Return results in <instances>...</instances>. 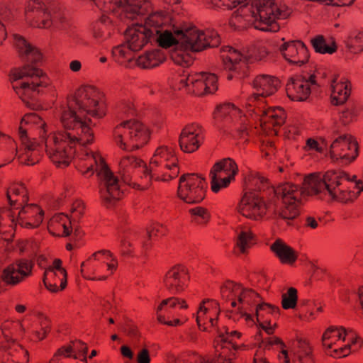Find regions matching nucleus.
Instances as JSON below:
<instances>
[{"instance_id": "obj_12", "label": "nucleus", "mask_w": 363, "mask_h": 363, "mask_svg": "<svg viewBox=\"0 0 363 363\" xmlns=\"http://www.w3.org/2000/svg\"><path fill=\"white\" fill-rule=\"evenodd\" d=\"M25 14L30 26L38 28L52 27L65 30L68 26L67 19L61 9H49L41 0H28Z\"/></svg>"}, {"instance_id": "obj_20", "label": "nucleus", "mask_w": 363, "mask_h": 363, "mask_svg": "<svg viewBox=\"0 0 363 363\" xmlns=\"http://www.w3.org/2000/svg\"><path fill=\"white\" fill-rule=\"evenodd\" d=\"M238 172L237 164L230 158H225L216 163L210 172L212 191L217 193L222 188L227 187Z\"/></svg>"}, {"instance_id": "obj_17", "label": "nucleus", "mask_w": 363, "mask_h": 363, "mask_svg": "<svg viewBox=\"0 0 363 363\" xmlns=\"http://www.w3.org/2000/svg\"><path fill=\"white\" fill-rule=\"evenodd\" d=\"M118 173L124 183L138 189H147L152 179L145 178V174L150 175L149 168L142 160L133 155H126L121 159Z\"/></svg>"}, {"instance_id": "obj_52", "label": "nucleus", "mask_w": 363, "mask_h": 363, "mask_svg": "<svg viewBox=\"0 0 363 363\" xmlns=\"http://www.w3.org/2000/svg\"><path fill=\"white\" fill-rule=\"evenodd\" d=\"M39 319L41 328L40 330L35 331L34 333L38 340H42L45 338L47 335L49 333L50 330V325L49 319L44 315L40 314Z\"/></svg>"}, {"instance_id": "obj_24", "label": "nucleus", "mask_w": 363, "mask_h": 363, "mask_svg": "<svg viewBox=\"0 0 363 363\" xmlns=\"http://www.w3.org/2000/svg\"><path fill=\"white\" fill-rule=\"evenodd\" d=\"M189 94L203 96L218 89V78L214 74L199 72L189 74Z\"/></svg>"}, {"instance_id": "obj_53", "label": "nucleus", "mask_w": 363, "mask_h": 363, "mask_svg": "<svg viewBox=\"0 0 363 363\" xmlns=\"http://www.w3.org/2000/svg\"><path fill=\"white\" fill-rule=\"evenodd\" d=\"M294 363H313L311 349L306 345L298 351Z\"/></svg>"}, {"instance_id": "obj_42", "label": "nucleus", "mask_w": 363, "mask_h": 363, "mask_svg": "<svg viewBox=\"0 0 363 363\" xmlns=\"http://www.w3.org/2000/svg\"><path fill=\"white\" fill-rule=\"evenodd\" d=\"M188 306L184 300L177 297H171L163 300L156 308L157 318L158 321H164L163 313H171L172 309L177 308H187Z\"/></svg>"}, {"instance_id": "obj_9", "label": "nucleus", "mask_w": 363, "mask_h": 363, "mask_svg": "<svg viewBox=\"0 0 363 363\" xmlns=\"http://www.w3.org/2000/svg\"><path fill=\"white\" fill-rule=\"evenodd\" d=\"M250 183L255 186L260 184L264 187L266 186L265 194H269L271 196L273 204L276 198L281 199L283 206L279 210L276 209V218L278 220H283L290 225V222L298 216L299 208L305 199L304 191L298 185L284 183L274 188L261 175L253 176L250 179Z\"/></svg>"}, {"instance_id": "obj_46", "label": "nucleus", "mask_w": 363, "mask_h": 363, "mask_svg": "<svg viewBox=\"0 0 363 363\" xmlns=\"http://www.w3.org/2000/svg\"><path fill=\"white\" fill-rule=\"evenodd\" d=\"M133 52H134L133 49H130L128 44L125 42L114 47L112 50V55L118 63L122 65L131 60Z\"/></svg>"}, {"instance_id": "obj_40", "label": "nucleus", "mask_w": 363, "mask_h": 363, "mask_svg": "<svg viewBox=\"0 0 363 363\" xmlns=\"http://www.w3.org/2000/svg\"><path fill=\"white\" fill-rule=\"evenodd\" d=\"M113 30L112 20L109 16L102 15L93 26L92 36L96 40L101 43L109 38Z\"/></svg>"}, {"instance_id": "obj_13", "label": "nucleus", "mask_w": 363, "mask_h": 363, "mask_svg": "<svg viewBox=\"0 0 363 363\" xmlns=\"http://www.w3.org/2000/svg\"><path fill=\"white\" fill-rule=\"evenodd\" d=\"M150 138V130L141 122L127 120L117 125L113 130V140L121 150L133 151L142 147Z\"/></svg>"}, {"instance_id": "obj_60", "label": "nucleus", "mask_w": 363, "mask_h": 363, "mask_svg": "<svg viewBox=\"0 0 363 363\" xmlns=\"http://www.w3.org/2000/svg\"><path fill=\"white\" fill-rule=\"evenodd\" d=\"M281 344H276L274 346V348L271 350V352L274 350L275 349L280 350V352L278 354L279 359L284 363H289V357L288 356L287 350L285 349L286 345L281 340Z\"/></svg>"}, {"instance_id": "obj_21", "label": "nucleus", "mask_w": 363, "mask_h": 363, "mask_svg": "<svg viewBox=\"0 0 363 363\" xmlns=\"http://www.w3.org/2000/svg\"><path fill=\"white\" fill-rule=\"evenodd\" d=\"M330 154L333 160L347 164L358 155L357 143L350 135H340L330 145Z\"/></svg>"}, {"instance_id": "obj_31", "label": "nucleus", "mask_w": 363, "mask_h": 363, "mask_svg": "<svg viewBox=\"0 0 363 363\" xmlns=\"http://www.w3.org/2000/svg\"><path fill=\"white\" fill-rule=\"evenodd\" d=\"M218 337L217 339L218 345H220L222 351L220 353V356L226 357L227 353L229 351V359L231 356H235V352L241 348H244V345H238L236 340L241 337L242 333L238 330H230L228 328L223 326L222 328L218 329ZM216 346V350H218Z\"/></svg>"}, {"instance_id": "obj_5", "label": "nucleus", "mask_w": 363, "mask_h": 363, "mask_svg": "<svg viewBox=\"0 0 363 363\" xmlns=\"http://www.w3.org/2000/svg\"><path fill=\"white\" fill-rule=\"evenodd\" d=\"M104 13H113L123 21L139 20L128 26L125 32V42L133 51H138L147 45H152V26L157 19L152 12L146 15L149 4L145 0H91Z\"/></svg>"}, {"instance_id": "obj_48", "label": "nucleus", "mask_w": 363, "mask_h": 363, "mask_svg": "<svg viewBox=\"0 0 363 363\" xmlns=\"http://www.w3.org/2000/svg\"><path fill=\"white\" fill-rule=\"evenodd\" d=\"M191 222L197 225H205L210 219L208 210L202 206H196L189 209Z\"/></svg>"}, {"instance_id": "obj_28", "label": "nucleus", "mask_w": 363, "mask_h": 363, "mask_svg": "<svg viewBox=\"0 0 363 363\" xmlns=\"http://www.w3.org/2000/svg\"><path fill=\"white\" fill-rule=\"evenodd\" d=\"M279 81L270 75L262 74L257 76L252 82L255 90L250 98V104H255L258 101H264L267 96L274 94L278 89Z\"/></svg>"}, {"instance_id": "obj_37", "label": "nucleus", "mask_w": 363, "mask_h": 363, "mask_svg": "<svg viewBox=\"0 0 363 363\" xmlns=\"http://www.w3.org/2000/svg\"><path fill=\"white\" fill-rule=\"evenodd\" d=\"M270 249L283 264H293L297 259L296 252L281 239H277Z\"/></svg>"}, {"instance_id": "obj_59", "label": "nucleus", "mask_w": 363, "mask_h": 363, "mask_svg": "<svg viewBox=\"0 0 363 363\" xmlns=\"http://www.w3.org/2000/svg\"><path fill=\"white\" fill-rule=\"evenodd\" d=\"M9 14L10 12L9 11L0 9V44L2 43V40L6 39L7 35L2 21L9 20Z\"/></svg>"}, {"instance_id": "obj_16", "label": "nucleus", "mask_w": 363, "mask_h": 363, "mask_svg": "<svg viewBox=\"0 0 363 363\" xmlns=\"http://www.w3.org/2000/svg\"><path fill=\"white\" fill-rule=\"evenodd\" d=\"M247 113L252 120H258L262 130L267 134L277 135V129L286 119V113L281 107H267L265 101H258L255 104H249Z\"/></svg>"}, {"instance_id": "obj_23", "label": "nucleus", "mask_w": 363, "mask_h": 363, "mask_svg": "<svg viewBox=\"0 0 363 363\" xmlns=\"http://www.w3.org/2000/svg\"><path fill=\"white\" fill-rule=\"evenodd\" d=\"M204 140V130L198 123L188 124L183 128L179 137L180 149L186 153L196 151Z\"/></svg>"}, {"instance_id": "obj_1", "label": "nucleus", "mask_w": 363, "mask_h": 363, "mask_svg": "<svg viewBox=\"0 0 363 363\" xmlns=\"http://www.w3.org/2000/svg\"><path fill=\"white\" fill-rule=\"evenodd\" d=\"M105 114L103 93L92 85L81 86L57 108L65 132H51L48 129V135L57 137V143L63 147L59 153L68 158L67 163L59 164V167H67L73 160L77 169L85 177H90L96 172L102 203L111 208L123 194L120 182L101 156L87 147L94 140L88 116L100 118Z\"/></svg>"}, {"instance_id": "obj_22", "label": "nucleus", "mask_w": 363, "mask_h": 363, "mask_svg": "<svg viewBox=\"0 0 363 363\" xmlns=\"http://www.w3.org/2000/svg\"><path fill=\"white\" fill-rule=\"evenodd\" d=\"M220 58L223 68L232 72L227 76L228 80L247 75V58L238 50L229 46L223 47L220 49Z\"/></svg>"}, {"instance_id": "obj_50", "label": "nucleus", "mask_w": 363, "mask_h": 363, "mask_svg": "<svg viewBox=\"0 0 363 363\" xmlns=\"http://www.w3.org/2000/svg\"><path fill=\"white\" fill-rule=\"evenodd\" d=\"M13 345L11 347H9V353L10 359L8 358V363H17L21 362V357H26L28 355V351L22 347L21 345L12 342Z\"/></svg>"}, {"instance_id": "obj_54", "label": "nucleus", "mask_w": 363, "mask_h": 363, "mask_svg": "<svg viewBox=\"0 0 363 363\" xmlns=\"http://www.w3.org/2000/svg\"><path fill=\"white\" fill-rule=\"evenodd\" d=\"M84 211V204L83 201L80 200H77L74 202H73L70 213L71 216L69 219L72 220V223H73L75 224V223L82 217Z\"/></svg>"}, {"instance_id": "obj_63", "label": "nucleus", "mask_w": 363, "mask_h": 363, "mask_svg": "<svg viewBox=\"0 0 363 363\" xmlns=\"http://www.w3.org/2000/svg\"><path fill=\"white\" fill-rule=\"evenodd\" d=\"M73 352L76 350H77L79 352H80L82 355H83V361H86V354L88 352V347L87 345L84 343L82 341H77L76 342L74 343V346H73Z\"/></svg>"}, {"instance_id": "obj_27", "label": "nucleus", "mask_w": 363, "mask_h": 363, "mask_svg": "<svg viewBox=\"0 0 363 363\" xmlns=\"http://www.w3.org/2000/svg\"><path fill=\"white\" fill-rule=\"evenodd\" d=\"M45 286L51 292H57L67 286V272L62 267V261L56 259L52 264L45 269L43 275Z\"/></svg>"}, {"instance_id": "obj_10", "label": "nucleus", "mask_w": 363, "mask_h": 363, "mask_svg": "<svg viewBox=\"0 0 363 363\" xmlns=\"http://www.w3.org/2000/svg\"><path fill=\"white\" fill-rule=\"evenodd\" d=\"M44 219V211L35 203L27 202L13 209L0 208V241L9 242L14 235V226L27 229L38 228Z\"/></svg>"}, {"instance_id": "obj_62", "label": "nucleus", "mask_w": 363, "mask_h": 363, "mask_svg": "<svg viewBox=\"0 0 363 363\" xmlns=\"http://www.w3.org/2000/svg\"><path fill=\"white\" fill-rule=\"evenodd\" d=\"M304 149L306 151H315L318 152H322V147L320 145L318 142L312 138L307 140Z\"/></svg>"}, {"instance_id": "obj_64", "label": "nucleus", "mask_w": 363, "mask_h": 363, "mask_svg": "<svg viewBox=\"0 0 363 363\" xmlns=\"http://www.w3.org/2000/svg\"><path fill=\"white\" fill-rule=\"evenodd\" d=\"M137 362L138 363H150V357L149 351L146 348H143L140 350L137 354Z\"/></svg>"}, {"instance_id": "obj_57", "label": "nucleus", "mask_w": 363, "mask_h": 363, "mask_svg": "<svg viewBox=\"0 0 363 363\" xmlns=\"http://www.w3.org/2000/svg\"><path fill=\"white\" fill-rule=\"evenodd\" d=\"M167 228L164 225L155 223L147 229V235L150 240L163 236L166 234Z\"/></svg>"}, {"instance_id": "obj_45", "label": "nucleus", "mask_w": 363, "mask_h": 363, "mask_svg": "<svg viewBox=\"0 0 363 363\" xmlns=\"http://www.w3.org/2000/svg\"><path fill=\"white\" fill-rule=\"evenodd\" d=\"M362 111V106L357 103H349L341 111L340 121L346 125L354 121Z\"/></svg>"}, {"instance_id": "obj_61", "label": "nucleus", "mask_w": 363, "mask_h": 363, "mask_svg": "<svg viewBox=\"0 0 363 363\" xmlns=\"http://www.w3.org/2000/svg\"><path fill=\"white\" fill-rule=\"evenodd\" d=\"M257 322L259 328L264 330L267 334L272 335L274 333L276 324L272 325L271 321L268 319H264Z\"/></svg>"}, {"instance_id": "obj_18", "label": "nucleus", "mask_w": 363, "mask_h": 363, "mask_svg": "<svg viewBox=\"0 0 363 363\" xmlns=\"http://www.w3.org/2000/svg\"><path fill=\"white\" fill-rule=\"evenodd\" d=\"M214 118L229 125L231 130L236 132L240 138L250 136L255 131L248 127L247 115H241L240 110L233 104L227 103L218 106L214 112Z\"/></svg>"}, {"instance_id": "obj_29", "label": "nucleus", "mask_w": 363, "mask_h": 363, "mask_svg": "<svg viewBox=\"0 0 363 363\" xmlns=\"http://www.w3.org/2000/svg\"><path fill=\"white\" fill-rule=\"evenodd\" d=\"M279 51L287 62L297 66L306 63L309 58L307 48L300 40L284 42L279 45Z\"/></svg>"}, {"instance_id": "obj_6", "label": "nucleus", "mask_w": 363, "mask_h": 363, "mask_svg": "<svg viewBox=\"0 0 363 363\" xmlns=\"http://www.w3.org/2000/svg\"><path fill=\"white\" fill-rule=\"evenodd\" d=\"M13 43L21 57L26 62L21 68L14 69L10 75L12 87L16 94L28 106L40 91L49 84L46 74L37 65L43 58L41 52L29 44L22 36L14 34Z\"/></svg>"}, {"instance_id": "obj_26", "label": "nucleus", "mask_w": 363, "mask_h": 363, "mask_svg": "<svg viewBox=\"0 0 363 363\" xmlns=\"http://www.w3.org/2000/svg\"><path fill=\"white\" fill-rule=\"evenodd\" d=\"M33 267L32 261L19 259L6 267L2 272L3 281L9 285H16L31 274Z\"/></svg>"}, {"instance_id": "obj_39", "label": "nucleus", "mask_w": 363, "mask_h": 363, "mask_svg": "<svg viewBox=\"0 0 363 363\" xmlns=\"http://www.w3.org/2000/svg\"><path fill=\"white\" fill-rule=\"evenodd\" d=\"M331 99L334 105L344 104L349 98L351 93L350 83L345 79L337 80L335 79L331 84Z\"/></svg>"}, {"instance_id": "obj_8", "label": "nucleus", "mask_w": 363, "mask_h": 363, "mask_svg": "<svg viewBox=\"0 0 363 363\" xmlns=\"http://www.w3.org/2000/svg\"><path fill=\"white\" fill-rule=\"evenodd\" d=\"M220 292L223 298L230 302L233 308L232 312L240 314L251 325L255 323L251 313L255 311L256 320L259 321L268 319L267 315L277 314L279 311L278 307L262 303L260 296L255 291L233 281L227 282L221 288Z\"/></svg>"}, {"instance_id": "obj_7", "label": "nucleus", "mask_w": 363, "mask_h": 363, "mask_svg": "<svg viewBox=\"0 0 363 363\" xmlns=\"http://www.w3.org/2000/svg\"><path fill=\"white\" fill-rule=\"evenodd\" d=\"M355 178L341 170H329L323 177L318 174L306 177L301 188L305 197L328 192L333 200L348 204L354 202L363 191L362 182L354 181Z\"/></svg>"}, {"instance_id": "obj_34", "label": "nucleus", "mask_w": 363, "mask_h": 363, "mask_svg": "<svg viewBox=\"0 0 363 363\" xmlns=\"http://www.w3.org/2000/svg\"><path fill=\"white\" fill-rule=\"evenodd\" d=\"M75 224L72 223L69 218L64 213H58L52 216L48 225L49 232L56 236L67 237L70 235Z\"/></svg>"}, {"instance_id": "obj_43", "label": "nucleus", "mask_w": 363, "mask_h": 363, "mask_svg": "<svg viewBox=\"0 0 363 363\" xmlns=\"http://www.w3.org/2000/svg\"><path fill=\"white\" fill-rule=\"evenodd\" d=\"M89 259L101 262L106 265V271L107 272H109V274H113L117 269L118 261L113 257V254L109 250H101L97 251L92 254Z\"/></svg>"}, {"instance_id": "obj_4", "label": "nucleus", "mask_w": 363, "mask_h": 363, "mask_svg": "<svg viewBox=\"0 0 363 363\" xmlns=\"http://www.w3.org/2000/svg\"><path fill=\"white\" fill-rule=\"evenodd\" d=\"M210 1L216 8L231 9L240 6L229 21L230 27L238 31L253 26L262 31L277 32L279 30L277 19H285L290 14L284 5L278 6L270 1L252 0L250 4H244L245 0Z\"/></svg>"}, {"instance_id": "obj_15", "label": "nucleus", "mask_w": 363, "mask_h": 363, "mask_svg": "<svg viewBox=\"0 0 363 363\" xmlns=\"http://www.w3.org/2000/svg\"><path fill=\"white\" fill-rule=\"evenodd\" d=\"M322 342L325 348L331 350L330 355L340 358L357 350L360 340H354L352 332L343 327L330 326L324 332Z\"/></svg>"}, {"instance_id": "obj_58", "label": "nucleus", "mask_w": 363, "mask_h": 363, "mask_svg": "<svg viewBox=\"0 0 363 363\" xmlns=\"http://www.w3.org/2000/svg\"><path fill=\"white\" fill-rule=\"evenodd\" d=\"M260 150L266 158L270 157L275 152L274 143L267 138L262 139Z\"/></svg>"}, {"instance_id": "obj_38", "label": "nucleus", "mask_w": 363, "mask_h": 363, "mask_svg": "<svg viewBox=\"0 0 363 363\" xmlns=\"http://www.w3.org/2000/svg\"><path fill=\"white\" fill-rule=\"evenodd\" d=\"M105 268L106 269V265L88 258L81 264V274L88 279L106 280L110 274L108 272L106 275H101Z\"/></svg>"}, {"instance_id": "obj_11", "label": "nucleus", "mask_w": 363, "mask_h": 363, "mask_svg": "<svg viewBox=\"0 0 363 363\" xmlns=\"http://www.w3.org/2000/svg\"><path fill=\"white\" fill-rule=\"evenodd\" d=\"M255 175L259 174H251L246 181L249 191L244 194L238 205V211L249 219L259 220L265 216L267 211H273L276 214V208L271 196L269 194H265L266 186L264 187L260 184L256 186L251 184L250 179Z\"/></svg>"}, {"instance_id": "obj_51", "label": "nucleus", "mask_w": 363, "mask_h": 363, "mask_svg": "<svg viewBox=\"0 0 363 363\" xmlns=\"http://www.w3.org/2000/svg\"><path fill=\"white\" fill-rule=\"evenodd\" d=\"M311 43L315 50L320 53H333L335 51V48L328 45L321 35L312 39Z\"/></svg>"}, {"instance_id": "obj_36", "label": "nucleus", "mask_w": 363, "mask_h": 363, "mask_svg": "<svg viewBox=\"0 0 363 363\" xmlns=\"http://www.w3.org/2000/svg\"><path fill=\"white\" fill-rule=\"evenodd\" d=\"M6 196L10 209L21 206L28 202V191L23 183L12 184L7 189Z\"/></svg>"}, {"instance_id": "obj_32", "label": "nucleus", "mask_w": 363, "mask_h": 363, "mask_svg": "<svg viewBox=\"0 0 363 363\" xmlns=\"http://www.w3.org/2000/svg\"><path fill=\"white\" fill-rule=\"evenodd\" d=\"M218 313V303L216 301H203L196 313V322L199 328L205 331L209 327L216 326Z\"/></svg>"}, {"instance_id": "obj_14", "label": "nucleus", "mask_w": 363, "mask_h": 363, "mask_svg": "<svg viewBox=\"0 0 363 363\" xmlns=\"http://www.w3.org/2000/svg\"><path fill=\"white\" fill-rule=\"evenodd\" d=\"M149 174L145 178L156 181L168 182L176 178L179 174L178 159L172 147L161 145L158 147L149 164Z\"/></svg>"}, {"instance_id": "obj_41", "label": "nucleus", "mask_w": 363, "mask_h": 363, "mask_svg": "<svg viewBox=\"0 0 363 363\" xmlns=\"http://www.w3.org/2000/svg\"><path fill=\"white\" fill-rule=\"evenodd\" d=\"M164 59L163 52L159 49H154L139 56L137 59V65L142 68L150 69L158 66Z\"/></svg>"}, {"instance_id": "obj_35", "label": "nucleus", "mask_w": 363, "mask_h": 363, "mask_svg": "<svg viewBox=\"0 0 363 363\" xmlns=\"http://www.w3.org/2000/svg\"><path fill=\"white\" fill-rule=\"evenodd\" d=\"M281 343V339L276 336L262 338L257 345L252 363H270L269 357L271 350L276 344Z\"/></svg>"}, {"instance_id": "obj_19", "label": "nucleus", "mask_w": 363, "mask_h": 363, "mask_svg": "<svg viewBox=\"0 0 363 363\" xmlns=\"http://www.w3.org/2000/svg\"><path fill=\"white\" fill-rule=\"evenodd\" d=\"M206 182L197 174H185L179 179L178 196L187 203H197L206 196Z\"/></svg>"}, {"instance_id": "obj_56", "label": "nucleus", "mask_w": 363, "mask_h": 363, "mask_svg": "<svg viewBox=\"0 0 363 363\" xmlns=\"http://www.w3.org/2000/svg\"><path fill=\"white\" fill-rule=\"evenodd\" d=\"M171 85L174 89L184 90L189 94V86H190V82H189V74L182 76H178L172 81Z\"/></svg>"}, {"instance_id": "obj_55", "label": "nucleus", "mask_w": 363, "mask_h": 363, "mask_svg": "<svg viewBox=\"0 0 363 363\" xmlns=\"http://www.w3.org/2000/svg\"><path fill=\"white\" fill-rule=\"evenodd\" d=\"M175 363H211L208 359L198 354H184L179 357Z\"/></svg>"}, {"instance_id": "obj_2", "label": "nucleus", "mask_w": 363, "mask_h": 363, "mask_svg": "<svg viewBox=\"0 0 363 363\" xmlns=\"http://www.w3.org/2000/svg\"><path fill=\"white\" fill-rule=\"evenodd\" d=\"M17 134L20 141L19 147L9 136L0 132V145L8 140L13 150L11 155L6 160L7 162L12 161L16 156L21 164L34 165L40 160L43 152H45L50 160L58 167L59 164L67 163L68 158L59 153L63 147L57 143V138L55 135H48V125L36 113L24 115L20 122ZM1 157L3 153L0 152V157Z\"/></svg>"}, {"instance_id": "obj_25", "label": "nucleus", "mask_w": 363, "mask_h": 363, "mask_svg": "<svg viewBox=\"0 0 363 363\" xmlns=\"http://www.w3.org/2000/svg\"><path fill=\"white\" fill-rule=\"evenodd\" d=\"M315 75L309 77L296 75L291 77L286 86L288 97L297 101L306 100L311 94V86L315 84Z\"/></svg>"}, {"instance_id": "obj_3", "label": "nucleus", "mask_w": 363, "mask_h": 363, "mask_svg": "<svg viewBox=\"0 0 363 363\" xmlns=\"http://www.w3.org/2000/svg\"><path fill=\"white\" fill-rule=\"evenodd\" d=\"M152 16L157 18H154L152 26V45L165 49L176 45L187 50L202 51L217 47L220 43V35L215 30H201L192 26L179 28L167 11H154Z\"/></svg>"}, {"instance_id": "obj_49", "label": "nucleus", "mask_w": 363, "mask_h": 363, "mask_svg": "<svg viewBox=\"0 0 363 363\" xmlns=\"http://www.w3.org/2000/svg\"><path fill=\"white\" fill-rule=\"evenodd\" d=\"M298 291L294 287L288 289L287 291L281 295V306L284 309H294L297 305Z\"/></svg>"}, {"instance_id": "obj_44", "label": "nucleus", "mask_w": 363, "mask_h": 363, "mask_svg": "<svg viewBox=\"0 0 363 363\" xmlns=\"http://www.w3.org/2000/svg\"><path fill=\"white\" fill-rule=\"evenodd\" d=\"M137 232L128 228L123 230L118 235L120 250L123 256H133L132 242L136 238Z\"/></svg>"}, {"instance_id": "obj_33", "label": "nucleus", "mask_w": 363, "mask_h": 363, "mask_svg": "<svg viewBox=\"0 0 363 363\" xmlns=\"http://www.w3.org/2000/svg\"><path fill=\"white\" fill-rule=\"evenodd\" d=\"M234 252L238 254H246L255 244V235L249 225H240L235 230Z\"/></svg>"}, {"instance_id": "obj_30", "label": "nucleus", "mask_w": 363, "mask_h": 363, "mask_svg": "<svg viewBox=\"0 0 363 363\" xmlns=\"http://www.w3.org/2000/svg\"><path fill=\"white\" fill-rule=\"evenodd\" d=\"M189 277L186 268L182 265L171 268L163 278L165 289L171 294H179L187 286Z\"/></svg>"}, {"instance_id": "obj_47", "label": "nucleus", "mask_w": 363, "mask_h": 363, "mask_svg": "<svg viewBox=\"0 0 363 363\" xmlns=\"http://www.w3.org/2000/svg\"><path fill=\"white\" fill-rule=\"evenodd\" d=\"M178 48L179 49L172 55V60L175 64L182 67H189L193 62L192 54L198 51L187 50L182 47Z\"/></svg>"}]
</instances>
